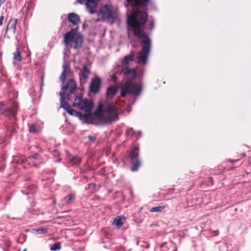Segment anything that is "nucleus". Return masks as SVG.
<instances>
[{
    "mask_svg": "<svg viewBox=\"0 0 251 251\" xmlns=\"http://www.w3.org/2000/svg\"><path fill=\"white\" fill-rule=\"evenodd\" d=\"M117 92V88L116 86H112L108 88L107 90V95L113 97Z\"/></svg>",
    "mask_w": 251,
    "mask_h": 251,
    "instance_id": "obj_18",
    "label": "nucleus"
},
{
    "mask_svg": "<svg viewBox=\"0 0 251 251\" xmlns=\"http://www.w3.org/2000/svg\"><path fill=\"white\" fill-rule=\"evenodd\" d=\"M23 251H26V249L23 250Z\"/></svg>",
    "mask_w": 251,
    "mask_h": 251,
    "instance_id": "obj_40",
    "label": "nucleus"
},
{
    "mask_svg": "<svg viewBox=\"0 0 251 251\" xmlns=\"http://www.w3.org/2000/svg\"><path fill=\"white\" fill-rule=\"evenodd\" d=\"M76 84L75 80L71 78L69 79V80L67 81L66 84H63L62 83V92L61 91L60 92L62 93V96L64 97V95H66V93L67 91H68L70 92V94H73L76 89Z\"/></svg>",
    "mask_w": 251,
    "mask_h": 251,
    "instance_id": "obj_9",
    "label": "nucleus"
},
{
    "mask_svg": "<svg viewBox=\"0 0 251 251\" xmlns=\"http://www.w3.org/2000/svg\"><path fill=\"white\" fill-rule=\"evenodd\" d=\"M213 232L214 233L215 235H217L219 234L218 230H215V231H213Z\"/></svg>",
    "mask_w": 251,
    "mask_h": 251,
    "instance_id": "obj_34",
    "label": "nucleus"
},
{
    "mask_svg": "<svg viewBox=\"0 0 251 251\" xmlns=\"http://www.w3.org/2000/svg\"><path fill=\"white\" fill-rule=\"evenodd\" d=\"M18 107L17 103H14L10 108H7L2 103L0 102V114H4L6 116L12 117L15 119V115L18 110Z\"/></svg>",
    "mask_w": 251,
    "mask_h": 251,
    "instance_id": "obj_7",
    "label": "nucleus"
},
{
    "mask_svg": "<svg viewBox=\"0 0 251 251\" xmlns=\"http://www.w3.org/2000/svg\"><path fill=\"white\" fill-rule=\"evenodd\" d=\"M13 56L14 59L18 61H21L22 60V56L18 48H17L16 51L13 53Z\"/></svg>",
    "mask_w": 251,
    "mask_h": 251,
    "instance_id": "obj_21",
    "label": "nucleus"
},
{
    "mask_svg": "<svg viewBox=\"0 0 251 251\" xmlns=\"http://www.w3.org/2000/svg\"><path fill=\"white\" fill-rule=\"evenodd\" d=\"M31 193H33V191L35 190L36 187L34 185H32L30 187Z\"/></svg>",
    "mask_w": 251,
    "mask_h": 251,
    "instance_id": "obj_31",
    "label": "nucleus"
},
{
    "mask_svg": "<svg viewBox=\"0 0 251 251\" xmlns=\"http://www.w3.org/2000/svg\"><path fill=\"white\" fill-rule=\"evenodd\" d=\"M39 155L36 154L29 157L26 161L30 165L36 167L37 166V164L39 162Z\"/></svg>",
    "mask_w": 251,
    "mask_h": 251,
    "instance_id": "obj_16",
    "label": "nucleus"
},
{
    "mask_svg": "<svg viewBox=\"0 0 251 251\" xmlns=\"http://www.w3.org/2000/svg\"><path fill=\"white\" fill-rule=\"evenodd\" d=\"M118 108L110 104H100L96 112V116L100 120L112 122L118 120Z\"/></svg>",
    "mask_w": 251,
    "mask_h": 251,
    "instance_id": "obj_3",
    "label": "nucleus"
},
{
    "mask_svg": "<svg viewBox=\"0 0 251 251\" xmlns=\"http://www.w3.org/2000/svg\"><path fill=\"white\" fill-rule=\"evenodd\" d=\"M28 127L30 132L37 133L40 130L39 126L34 124L28 125Z\"/></svg>",
    "mask_w": 251,
    "mask_h": 251,
    "instance_id": "obj_20",
    "label": "nucleus"
},
{
    "mask_svg": "<svg viewBox=\"0 0 251 251\" xmlns=\"http://www.w3.org/2000/svg\"><path fill=\"white\" fill-rule=\"evenodd\" d=\"M5 0H0V5L1 6L5 2Z\"/></svg>",
    "mask_w": 251,
    "mask_h": 251,
    "instance_id": "obj_33",
    "label": "nucleus"
},
{
    "mask_svg": "<svg viewBox=\"0 0 251 251\" xmlns=\"http://www.w3.org/2000/svg\"><path fill=\"white\" fill-rule=\"evenodd\" d=\"M73 75V72L71 71L70 65L65 63L63 66V72L60 76V79L62 83L65 84L67 77H71Z\"/></svg>",
    "mask_w": 251,
    "mask_h": 251,
    "instance_id": "obj_12",
    "label": "nucleus"
},
{
    "mask_svg": "<svg viewBox=\"0 0 251 251\" xmlns=\"http://www.w3.org/2000/svg\"><path fill=\"white\" fill-rule=\"evenodd\" d=\"M123 223L120 217H117L113 221V224L117 226L118 227H121Z\"/></svg>",
    "mask_w": 251,
    "mask_h": 251,
    "instance_id": "obj_23",
    "label": "nucleus"
},
{
    "mask_svg": "<svg viewBox=\"0 0 251 251\" xmlns=\"http://www.w3.org/2000/svg\"><path fill=\"white\" fill-rule=\"evenodd\" d=\"M238 161V159H237V160H230V161L231 163H234V162H236V161Z\"/></svg>",
    "mask_w": 251,
    "mask_h": 251,
    "instance_id": "obj_35",
    "label": "nucleus"
},
{
    "mask_svg": "<svg viewBox=\"0 0 251 251\" xmlns=\"http://www.w3.org/2000/svg\"><path fill=\"white\" fill-rule=\"evenodd\" d=\"M67 159L72 165H77L81 161V159L78 157L76 156H72L71 155H69L68 156Z\"/></svg>",
    "mask_w": 251,
    "mask_h": 251,
    "instance_id": "obj_17",
    "label": "nucleus"
},
{
    "mask_svg": "<svg viewBox=\"0 0 251 251\" xmlns=\"http://www.w3.org/2000/svg\"><path fill=\"white\" fill-rule=\"evenodd\" d=\"M165 206H158L156 207H152L150 209V211L151 212H161L165 208Z\"/></svg>",
    "mask_w": 251,
    "mask_h": 251,
    "instance_id": "obj_22",
    "label": "nucleus"
},
{
    "mask_svg": "<svg viewBox=\"0 0 251 251\" xmlns=\"http://www.w3.org/2000/svg\"><path fill=\"white\" fill-rule=\"evenodd\" d=\"M139 242H140L139 241H137V245H139Z\"/></svg>",
    "mask_w": 251,
    "mask_h": 251,
    "instance_id": "obj_38",
    "label": "nucleus"
},
{
    "mask_svg": "<svg viewBox=\"0 0 251 251\" xmlns=\"http://www.w3.org/2000/svg\"><path fill=\"white\" fill-rule=\"evenodd\" d=\"M61 249V243L60 242L55 243L50 247V250L52 251H56Z\"/></svg>",
    "mask_w": 251,
    "mask_h": 251,
    "instance_id": "obj_24",
    "label": "nucleus"
},
{
    "mask_svg": "<svg viewBox=\"0 0 251 251\" xmlns=\"http://www.w3.org/2000/svg\"><path fill=\"white\" fill-rule=\"evenodd\" d=\"M127 6L130 4L132 8L133 12L127 15V24L133 31L134 34L139 38V43L142 50L138 52L137 56V62L139 64L145 65L149 55L151 43L150 38L144 31V25L147 20L148 15L146 12L140 11L134 7L140 6H147L149 0H126Z\"/></svg>",
    "mask_w": 251,
    "mask_h": 251,
    "instance_id": "obj_1",
    "label": "nucleus"
},
{
    "mask_svg": "<svg viewBox=\"0 0 251 251\" xmlns=\"http://www.w3.org/2000/svg\"><path fill=\"white\" fill-rule=\"evenodd\" d=\"M88 138L89 141L91 142H94L96 139V137L95 136H89Z\"/></svg>",
    "mask_w": 251,
    "mask_h": 251,
    "instance_id": "obj_29",
    "label": "nucleus"
},
{
    "mask_svg": "<svg viewBox=\"0 0 251 251\" xmlns=\"http://www.w3.org/2000/svg\"><path fill=\"white\" fill-rule=\"evenodd\" d=\"M91 189V187H89V184H88V186L87 187H86L85 189L88 190V189Z\"/></svg>",
    "mask_w": 251,
    "mask_h": 251,
    "instance_id": "obj_36",
    "label": "nucleus"
},
{
    "mask_svg": "<svg viewBox=\"0 0 251 251\" xmlns=\"http://www.w3.org/2000/svg\"><path fill=\"white\" fill-rule=\"evenodd\" d=\"M68 19V21L75 25H78L80 21L79 15L75 13L69 14Z\"/></svg>",
    "mask_w": 251,
    "mask_h": 251,
    "instance_id": "obj_15",
    "label": "nucleus"
},
{
    "mask_svg": "<svg viewBox=\"0 0 251 251\" xmlns=\"http://www.w3.org/2000/svg\"><path fill=\"white\" fill-rule=\"evenodd\" d=\"M128 159L131 161L132 166L131 170L133 172L137 171L141 166V163L139 158V149L135 147L128 156Z\"/></svg>",
    "mask_w": 251,
    "mask_h": 251,
    "instance_id": "obj_6",
    "label": "nucleus"
},
{
    "mask_svg": "<svg viewBox=\"0 0 251 251\" xmlns=\"http://www.w3.org/2000/svg\"><path fill=\"white\" fill-rule=\"evenodd\" d=\"M97 15L99 18L102 19L111 18L112 16V6L110 5H105L101 7Z\"/></svg>",
    "mask_w": 251,
    "mask_h": 251,
    "instance_id": "obj_8",
    "label": "nucleus"
},
{
    "mask_svg": "<svg viewBox=\"0 0 251 251\" xmlns=\"http://www.w3.org/2000/svg\"><path fill=\"white\" fill-rule=\"evenodd\" d=\"M62 93L60 92V107L64 108L70 115L72 116L76 115L78 113L75 110L72 109L65 100V98L62 96Z\"/></svg>",
    "mask_w": 251,
    "mask_h": 251,
    "instance_id": "obj_11",
    "label": "nucleus"
},
{
    "mask_svg": "<svg viewBox=\"0 0 251 251\" xmlns=\"http://www.w3.org/2000/svg\"><path fill=\"white\" fill-rule=\"evenodd\" d=\"M89 187H91L93 190H96L97 184L96 183H90L89 184Z\"/></svg>",
    "mask_w": 251,
    "mask_h": 251,
    "instance_id": "obj_27",
    "label": "nucleus"
},
{
    "mask_svg": "<svg viewBox=\"0 0 251 251\" xmlns=\"http://www.w3.org/2000/svg\"><path fill=\"white\" fill-rule=\"evenodd\" d=\"M4 17L3 15H1L0 17V26L2 25Z\"/></svg>",
    "mask_w": 251,
    "mask_h": 251,
    "instance_id": "obj_30",
    "label": "nucleus"
},
{
    "mask_svg": "<svg viewBox=\"0 0 251 251\" xmlns=\"http://www.w3.org/2000/svg\"><path fill=\"white\" fill-rule=\"evenodd\" d=\"M91 74L90 69L86 66H83V68L80 70L79 79L81 84L85 83Z\"/></svg>",
    "mask_w": 251,
    "mask_h": 251,
    "instance_id": "obj_13",
    "label": "nucleus"
},
{
    "mask_svg": "<svg viewBox=\"0 0 251 251\" xmlns=\"http://www.w3.org/2000/svg\"><path fill=\"white\" fill-rule=\"evenodd\" d=\"M75 194H70L68 196L64 197V200L67 204H70L73 202L75 199Z\"/></svg>",
    "mask_w": 251,
    "mask_h": 251,
    "instance_id": "obj_19",
    "label": "nucleus"
},
{
    "mask_svg": "<svg viewBox=\"0 0 251 251\" xmlns=\"http://www.w3.org/2000/svg\"><path fill=\"white\" fill-rule=\"evenodd\" d=\"M63 42L66 46L77 49L81 47L83 43V37L77 32V28H75L64 35Z\"/></svg>",
    "mask_w": 251,
    "mask_h": 251,
    "instance_id": "obj_4",
    "label": "nucleus"
},
{
    "mask_svg": "<svg viewBox=\"0 0 251 251\" xmlns=\"http://www.w3.org/2000/svg\"><path fill=\"white\" fill-rule=\"evenodd\" d=\"M142 244L141 245L142 247H143L145 248H149V244L146 242H142Z\"/></svg>",
    "mask_w": 251,
    "mask_h": 251,
    "instance_id": "obj_28",
    "label": "nucleus"
},
{
    "mask_svg": "<svg viewBox=\"0 0 251 251\" xmlns=\"http://www.w3.org/2000/svg\"><path fill=\"white\" fill-rule=\"evenodd\" d=\"M73 106L77 107L86 112H89L92 109L93 104L90 100L86 99H83L82 97H77L75 99Z\"/></svg>",
    "mask_w": 251,
    "mask_h": 251,
    "instance_id": "obj_5",
    "label": "nucleus"
},
{
    "mask_svg": "<svg viewBox=\"0 0 251 251\" xmlns=\"http://www.w3.org/2000/svg\"><path fill=\"white\" fill-rule=\"evenodd\" d=\"M70 94H67V98L68 99V97L69 96Z\"/></svg>",
    "mask_w": 251,
    "mask_h": 251,
    "instance_id": "obj_37",
    "label": "nucleus"
},
{
    "mask_svg": "<svg viewBox=\"0 0 251 251\" xmlns=\"http://www.w3.org/2000/svg\"><path fill=\"white\" fill-rule=\"evenodd\" d=\"M101 80L98 76H95L91 80L89 90L91 92L96 94L98 93L100 89Z\"/></svg>",
    "mask_w": 251,
    "mask_h": 251,
    "instance_id": "obj_10",
    "label": "nucleus"
},
{
    "mask_svg": "<svg viewBox=\"0 0 251 251\" xmlns=\"http://www.w3.org/2000/svg\"><path fill=\"white\" fill-rule=\"evenodd\" d=\"M17 20L16 19H11L9 21L6 29L7 32L9 30L12 34H15L16 30Z\"/></svg>",
    "mask_w": 251,
    "mask_h": 251,
    "instance_id": "obj_14",
    "label": "nucleus"
},
{
    "mask_svg": "<svg viewBox=\"0 0 251 251\" xmlns=\"http://www.w3.org/2000/svg\"><path fill=\"white\" fill-rule=\"evenodd\" d=\"M130 131H131V133H132V128L127 130V132L128 135L130 134Z\"/></svg>",
    "mask_w": 251,
    "mask_h": 251,
    "instance_id": "obj_32",
    "label": "nucleus"
},
{
    "mask_svg": "<svg viewBox=\"0 0 251 251\" xmlns=\"http://www.w3.org/2000/svg\"><path fill=\"white\" fill-rule=\"evenodd\" d=\"M92 120V115L91 114H86L83 117V120L85 123Z\"/></svg>",
    "mask_w": 251,
    "mask_h": 251,
    "instance_id": "obj_26",
    "label": "nucleus"
},
{
    "mask_svg": "<svg viewBox=\"0 0 251 251\" xmlns=\"http://www.w3.org/2000/svg\"><path fill=\"white\" fill-rule=\"evenodd\" d=\"M34 231L37 234H44L47 232L48 229L47 228H40L35 229Z\"/></svg>",
    "mask_w": 251,
    "mask_h": 251,
    "instance_id": "obj_25",
    "label": "nucleus"
},
{
    "mask_svg": "<svg viewBox=\"0 0 251 251\" xmlns=\"http://www.w3.org/2000/svg\"><path fill=\"white\" fill-rule=\"evenodd\" d=\"M163 246V244H162L161 246H160V247H162Z\"/></svg>",
    "mask_w": 251,
    "mask_h": 251,
    "instance_id": "obj_39",
    "label": "nucleus"
},
{
    "mask_svg": "<svg viewBox=\"0 0 251 251\" xmlns=\"http://www.w3.org/2000/svg\"><path fill=\"white\" fill-rule=\"evenodd\" d=\"M134 55V52L131 51L129 55L124 57L122 63V72L125 77L127 79L123 81L119 86L122 97L129 94L139 96L142 92V86L131 81L136 76V71L134 69L130 68V62L133 61Z\"/></svg>",
    "mask_w": 251,
    "mask_h": 251,
    "instance_id": "obj_2",
    "label": "nucleus"
}]
</instances>
